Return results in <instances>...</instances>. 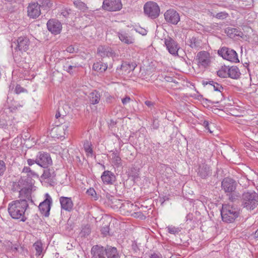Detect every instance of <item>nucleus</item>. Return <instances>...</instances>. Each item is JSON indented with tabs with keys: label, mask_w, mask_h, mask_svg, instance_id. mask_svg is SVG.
I'll return each mask as SVG.
<instances>
[{
	"label": "nucleus",
	"mask_w": 258,
	"mask_h": 258,
	"mask_svg": "<svg viewBox=\"0 0 258 258\" xmlns=\"http://www.w3.org/2000/svg\"><path fill=\"white\" fill-rule=\"evenodd\" d=\"M81 67L80 64L77 62L75 59H68L63 64V70L70 74H73L76 69Z\"/></svg>",
	"instance_id": "a211bd4d"
},
{
	"label": "nucleus",
	"mask_w": 258,
	"mask_h": 258,
	"mask_svg": "<svg viewBox=\"0 0 258 258\" xmlns=\"http://www.w3.org/2000/svg\"><path fill=\"white\" fill-rule=\"evenodd\" d=\"M111 160L112 162L117 167L121 166V159L119 155V154L117 152H113L111 154Z\"/></svg>",
	"instance_id": "c9c22d12"
},
{
	"label": "nucleus",
	"mask_w": 258,
	"mask_h": 258,
	"mask_svg": "<svg viewBox=\"0 0 258 258\" xmlns=\"http://www.w3.org/2000/svg\"><path fill=\"white\" fill-rule=\"evenodd\" d=\"M66 51L69 53H73L75 52V48L73 46L71 45L67 48Z\"/></svg>",
	"instance_id": "052dcab7"
},
{
	"label": "nucleus",
	"mask_w": 258,
	"mask_h": 258,
	"mask_svg": "<svg viewBox=\"0 0 258 258\" xmlns=\"http://www.w3.org/2000/svg\"><path fill=\"white\" fill-rule=\"evenodd\" d=\"M89 97L91 104H98L100 100V94L98 92L95 90L90 94Z\"/></svg>",
	"instance_id": "7c9ffc66"
},
{
	"label": "nucleus",
	"mask_w": 258,
	"mask_h": 258,
	"mask_svg": "<svg viewBox=\"0 0 258 258\" xmlns=\"http://www.w3.org/2000/svg\"><path fill=\"white\" fill-rule=\"evenodd\" d=\"M30 45L29 39L26 36L19 37L17 41L13 42L12 44V47H13L15 45V49H18L21 51H26L29 49Z\"/></svg>",
	"instance_id": "1a4fd4ad"
},
{
	"label": "nucleus",
	"mask_w": 258,
	"mask_h": 258,
	"mask_svg": "<svg viewBox=\"0 0 258 258\" xmlns=\"http://www.w3.org/2000/svg\"><path fill=\"white\" fill-rule=\"evenodd\" d=\"M34 181L32 178L23 176L21 177L18 182L14 185V190H19L20 188L32 189Z\"/></svg>",
	"instance_id": "9d476101"
},
{
	"label": "nucleus",
	"mask_w": 258,
	"mask_h": 258,
	"mask_svg": "<svg viewBox=\"0 0 258 258\" xmlns=\"http://www.w3.org/2000/svg\"><path fill=\"white\" fill-rule=\"evenodd\" d=\"M165 79L166 81H167V82H174V83L176 82L175 80L174 79H173L171 77H166L165 78Z\"/></svg>",
	"instance_id": "0e129e2a"
},
{
	"label": "nucleus",
	"mask_w": 258,
	"mask_h": 258,
	"mask_svg": "<svg viewBox=\"0 0 258 258\" xmlns=\"http://www.w3.org/2000/svg\"><path fill=\"white\" fill-rule=\"evenodd\" d=\"M240 209L236 206L231 203L223 204L221 210L222 220L226 223H232L239 216Z\"/></svg>",
	"instance_id": "f03ea898"
},
{
	"label": "nucleus",
	"mask_w": 258,
	"mask_h": 258,
	"mask_svg": "<svg viewBox=\"0 0 258 258\" xmlns=\"http://www.w3.org/2000/svg\"><path fill=\"white\" fill-rule=\"evenodd\" d=\"M132 246V249L134 250L135 252H137L139 250V248L136 243H133Z\"/></svg>",
	"instance_id": "e2e57ef3"
},
{
	"label": "nucleus",
	"mask_w": 258,
	"mask_h": 258,
	"mask_svg": "<svg viewBox=\"0 0 258 258\" xmlns=\"http://www.w3.org/2000/svg\"><path fill=\"white\" fill-rule=\"evenodd\" d=\"M136 206H134L132 203L128 202H124L122 203L120 211H124L125 212L130 213L133 210H135L134 209Z\"/></svg>",
	"instance_id": "f704fd0d"
},
{
	"label": "nucleus",
	"mask_w": 258,
	"mask_h": 258,
	"mask_svg": "<svg viewBox=\"0 0 258 258\" xmlns=\"http://www.w3.org/2000/svg\"><path fill=\"white\" fill-rule=\"evenodd\" d=\"M150 258H162V256L159 252H153L150 254Z\"/></svg>",
	"instance_id": "6e6d98bb"
},
{
	"label": "nucleus",
	"mask_w": 258,
	"mask_h": 258,
	"mask_svg": "<svg viewBox=\"0 0 258 258\" xmlns=\"http://www.w3.org/2000/svg\"><path fill=\"white\" fill-rule=\"evenodd\" d=\"M87 194L92 198H94V200H97L96 192L93 188H90L88 189L87 190Z\"/></svg>",
	"instance_id": "49530a36"
},
{
	"label": "nucleus",
	"mask_w": 258,
	"mask_h": 258,
	"mask_svg": "<svg viewBox=\"0 0 258 258\" xmlns=\"http://www.w3.org/2000/svg\"><path fill=\"white\" fill-rule=\"evenodd\" d=\"M196 60L199 67L206 68L211 63V56L207 51H202L197 53Z\"/></svg>",
	"instance_id": "0eeeda50"
},
{
	"label": "nucleus",
	"mask_w": 258,
	"mask_h": 258,
	"mask_svg": "<svg viewBox=\"0 0 258 258\" xmlns=\"http://www.w3.org/2000/svg\"><path fill=\"white\" fill-rule=\"evenodd\" d=\"M164 44L168 50V52L173 55H178V50L179 47L174 40L168 37L164 39Z\"/></svg>",
	"instance_id": "4468645a"
},
{
	"label": "nucleus",
	"mask_w": 258,
	"mask_h": 258,
	"mask_svg": "<svg viewBox=\"0 0 258 258\" xmlns=\"http://www.w3.org/2000/svg\"><path fill=\"white\" fill-rule=\"evenodd\" d=\"M97 53L101 57H111L114 58L116 56L115 53L113 51L111 48L103 45L98 47Z\"/></svg>",
	"instance_id": "6ab92c4d"
},
{
	"label": "nucleus",
	"mask_w": 258,
	"mask_h": 258,
	"mask_svg": "<svg viewBox=\"0 0 258 258\" xmlns=\"http://www.w3.org/2000/svg\"><path fill=\"white\" fill-rule=\"evenodd\" d=\"M118 35L120 40L124 43L130 44L134 43V38L128 35L127 33L119 32Z\"/></svg>",
	"instance_id": "cd10ccee"
},
{
	"label": "nucleus",
	"mask_w": 258,
	"mask_h": 258,
	"mask_svg": "<svg viewBox=\"0 0 258 258\" xmlns=\"http://www.w3.org/2000/svg\"><path fill=\"white\" fill-rule=\"evenodd\" d=\"M101 231L102 234H103L104 236H106L109 233V228L107 226H104L102 228Z\"/></svg>",
	"instance_id": "3c124183"
},
{
	"label": "nucleus",
	"mask_w": 258,
	"mask_h": 258,
	"mask_svg": "<svg viewBox=\"0 0 258 258\" xmlns=\"http://www.w3.org/2000/svg\"><path fill=\"white\" fill-rule=\"evenodd\" d=\"M254 238L258 239V229L255 231L254 233Z\"/></svg>",
	"instance_id": "774afa93"
},
{
	"label": "nucleus",
	"mask_w": 258,
	"mask_h": 258,
	"mask_svg": "<svg viewBox=\"0 0 258 258\" xmlns=\"http://www.w3.org/2000/svg\"><path fill=\"white\" fill-rule=\"evenodd\" d=\"M91 232V228L89 225H86L83 226L81 232V234L82 236H88Z\"/></svg>",
	"instance_id": "c03bdc74"
},
{
	"label": "nucleus",
	"mask_w": 258,
	"mask_h": 258,
	"mask_svg": "<svg viewBox=\"0 0 258 258\" xmlns=\"http://www.w3.org/2000/svg\"><path fill=\"white\" fill-rule=\"evenodd\" d=\"M106 255L107 258H119L120 255L116 248L112 246H107L106 248Z\"/></svg>",
	"instance_id": "a878e982"
},
{
	"label": "nucleus",
	"mask_w": 258,
	"mask_h": 258,
	"mask_svg": "<svg viewBox=\"0 0 258 258\" xmlns=\"http://www.w3.org/2000/svg\"><path fill=\"white\" fill-rule=\"evenodd\" d=\"M131 100V99L129 96H126L121 99V101L123 105H125L129 103Z\"/></svg>",
	"instance_id": "4d7b16f0"
},
{
	"label": "nucleus",
	"mask_w": 258,
	"mask_h": 258,
	"mask_svg": "<svg viewBox=\"0 0 258 258\" xmlns=\"http://www.w3.org/2000/svg\"><path fill=\"white\" fill-rule=\"evenodd\" d=\"M32 190L23 188H20L19 190H17L19 192V197L20 198L19 200H25L27 203L28 202H33L31 198Z\"/></svg>",
	"instance_id": "5701e85b"
},
{
	"label": "nucleus",
	"mask_w": 258,
	"mask_h": 258,
	"mask_svg": "<svg viewBox=\"0 0 258 258\" xmlns=\"http://www.w3.org/2000/svg\"><path fill=\"white\" fill-rule=\"evenodd\" d=\"M130 68L132 71H133L135 69V67H133V68L131 69V64L130 63H127L126 62L123 63L121 65V69L123 70H126Z\"/></svg>",
	"instance_id": "864d4df0"
},
{
	"label": "nucleus",
	"mask_w": 258,
	"mask_h": 258,
	"mask_svg": "<svg viewBox=\"0 0 258 258\" xmlns=\"http://www.w3.org/2000/svg\"><path fill=\"white\" fill-rule=\"evenodd\" d=\"M36 157L37 165L42 168H46L52 164L50 155L48 153L40 151L38 152Z\"/></svg>",
	"instance_id": "423d86ee"
},
{
	"label": "nucleus",
	"mask_w": 258,
	"mask_h": 258,
	"mask_svg": "<svg viewBox=\"0 0 258 258\" xmlns=\"http://www.w3.org/2000/svg\"><path fill=\"white\" fill-rule=\"evenodd\" d=\"M203 125L205 127V128L209 131L210 133H212V132L210 130L209 128V123L207 120H204L203 123Z\"/></svg>",
	"instance_id": "13d9d810"
},
{
	"label": "nucleus",
	"mask_w": 258,
	"mask_h": 258,
	"mask_svg": "<svg viewBox=\"0 0 258 258\" xmlns=\"http://www.w3.org/2000/svg\"><path fill=\"white\" fill-rule=\"evenodd\" d=\"M65 115L66 113H64V114L60 113V108H59L58 111L55 114V118L56 119L60 118V119H63V118Z\"/></svg>",
	"instance_id": "5fc2aeb1"
},
{
	"label": "nucleus",
	"mask_w": 258,
	"mask_h": 258,
	"mask_svg": "<svg viewBox=\"0 0 258 258\" xmlns=\"http://www.w3.org/2000/svg\"><path fill=\"white\" fill-rule=\"evenodd\" d=\"M218 53L224 59L230 61L237 62L239 61L236 52L227 47H222L218 50Z\"/></svg>",
	"instance_id": "39448f33"
},
{
	"label": "nucleus",
	"mask_w": 258,
	"mask_h": 258,
	"mask_svg": "<svg viewBox=\"0 0 258 258\" xmlns=\"http://www.w3.org/2000/svg\"><path fill=\"white\" fill-rule=\"evenodd\" d=\"M209 16H210V17H214V18H215V15H216V14H214V13H213V12H209Z\"/></svg>",
	"instance_id": "338daca9"
},
{
	"label": "nucleus",
	"mask_w": 258,
	"mask_h": 258,
	"mask_svg": "<svg viewBox=\"0 0 258 258\" xmlns=\"http://www.w3.org/2000/svg\"><path fill=\"white\" fill-rule=\"evenodd\" d=\"M33 247L36 250V255H40L41 254L43 249L42 242L39 241H37L33 244Z\"/></svg>",
	"instance_id": "a19ab883"
},
{
	"label": "nucleus",
	"mask_w": 258,
	"mask_h": 258,
	"mask_svg": "<svg viewBox=\"0 0 258 258\" xmlns=\"http://www.w3.org/2000/svg\"><path fill=\"white\" fill-rule=\"evenodd\" d=\"M165 20L171 24L176 25L180 20L178 13L173 9L167 10L164 14Z\"/></svg>",
	"instance_id": "f3484780"
},
{
	"label": "nucleus",
	"mask_w": 258,
	"mask_h": 258,
	"mask_svg": "<svg viewBox=\"0 0 258 258\" xmlns=\"http://www.w3.org/2000/svg\"><path fill=\"white\" fill-rule=\"evenodd\" d=\"M186 44L191 48L199 50L202 47V41L201 39L195 36L189 38L186 42Z\"/></svg>",
	"instance_id": "b1692460"
},
{
	"label": "nucleus",
	"mask_w": 258,
	"mask_h": 258,
	"mask_svg": "<svg viewBox=\"0 0 258 258\" xmlns=\"http://www.w3.org/2000/svg\"><path fill=\"white\" fill-rule=\"evenodd\" d=\"M229 16V14L226 12H221L215 15V18L219 20H224Z\"/></svg>",
	"instance_id": "a18cd8bd"
},
{
	"label": "nucleus",
	"mask_w": 258,
	"mask_h": 258,
	"mask_svg": "<svg viewBox=\"0 0 258 258\" xmlns=\"http://www.w3.org/2000/svg\"><path fill=\"white\" fill-rule=\"evenodd\" d=\"M45 199L41 202L39 206V209L42 214L45 217L49 215L52 199L48 193L45 194Z\"/></svg>",
	"instance_id": "ddd939ff"
},
{
	"label": "nucleus",
	"mask_w": 258,
	"mask_h": 258,
	"mask_svg": "<svg viewBox=\"0 0 258 258\" xmlns=\"http://www.w3.org/2000/svg\"><path fill=\"white\" fill-rule=\"evenodd\" d=\"M198 175L203 179H206L212 173L211 167L208 165L205 160H202L199 164L197 169Z\"/></svg>",
	"instance_id": "6e6552de"
},
{
	"label": "nucleus",
	"mask_w": 258,
	"mask_h": 258,
	"mask_svg": "<svg viewBox=\"0 0 258 258\" xmlns=\"http://www.w3.org/2000/svg\"><path fill=\"white\" fill-rule=\"evenodd\" d=\"M122 203V201L114 197L111 198L108 201V204L114 209H120L121 210Z\"/></svg>",
	"instance_id": "c756f323"
},
{
	"label": "nucleus",
	"mask_w": 258,
	"mask_h": 258,
	"mask_svg": "<svg viewBox=\"0 0 258 258\" xmlns=\"http://www.w3.org/2000/svg\"><path fill=\"white\" fill-rule=\"evenodd\" d=\"M6 170V166L5 162L0 160V176L4 174Z\"/></svg>",
	"instance_id": "de8ad7c7"
},
{
	"label": "nucleus",
	"mask_w": 258,
	"mask_h": 258,
	"mask_svg": "<svg viewBox=\"0 0 258 258\" xmlns=\"http://www.w3.org/2000/svg\"><path fill=\"white\" fill-rule=\"evenodd\" d=\"M11 250L13 252L16 253H22L24 252V248L21 246H20L18 244H14L11 247Z\"/></svg>",
	"instance_id": "37998d69"
},
{
	"label": "nucleus",
	"mask_w": 258,
	"mask_h": 258,
	"mask_svg": "<svg viewBox=\"0 0 258 258\" xmlns=\"http://www.w3.org/2000/svg\"><path fill=\"white\" fill-rule=\"evenodd\" d=\"M145 104L149 107L151 108L152 106H153L154 103L150 101L147 100L145 102Z\"/></svg>",
	"instance_id": "680f3d73"
},
{
	"label": "nucleus",
	"mask_w": 258,
	"mask_h": 258,
	"mask_svg": "<svg viewBox=\"0 0 258 258\" xmlns=\"http://www.w3.org/2000/svg\"><path fill=\"white\" fill-rule=\"evenodd\" d=\"M103 182L105 184H112L115 180V176L109 170L104 171L101 176Z\"/></svg>",
	"instance_id": "4be33fe9"
},
{
	"label": "nucleus",
	"mask_w": 258,
	"mask_h": 258,
	"mask_svg": "<svg viewBox=\"0 0 258 258\" xmlns=\"http://www.w3.org/2000/svg\"><path fill=\"white\" fill-rule=\"evenodd\" d=\"M236 198L235 196L233 195H230L229 197V200L231 202H233L235 200Z\"/></svg>",
	"instance_id": "69168bd1"
},
{
	"label": "nucleus",
	"mask_w": 258,
	"mask_h": 258,
	"mask_svg": "<svg viewBox=\"0 0 258 258\" xmlns=\"http://www.w3.org/2000/svg\"><path fill=\"white\" fill-rule=\"evenodd\" d=\"M145 14L151 19L157 18L160 14V8L155 2H149L146 3L144 6Z\"/></svg>",
	"instance_id": "20e7f679"
},
{
	"label": "nucleus",
	"mask_w": 258,
	"mask_h": 258,
	"mask_svg": "<svg viewBox=\"0 0 258 258\" xmlns=\"http://www.w3.org/2000/svg\"><path fill=\"white\" fill-rule=\"evenodd\" d=\"M92 258H106V248L101 245H94L91 248Z\"/></svg>",
	"instance_id": "412c9836"
},
{
	"label": "nucleus",
	"mask_w": 258,
	"mask_h": 258,
	"mask_svg": "<svg viewBox=\"0 0 258 258\" xmlns=\"http://www.w3.org/2000/svg\"><path fill=\"white\" fill-rule=\"evenodd\" d=\"M228 77L232 79H237L239 78L241 73L239 69L236 66L228 67Z\"/></svg>",
	"instance_id": "bb28decb"
},
{
	"label": "nucleus",
	"mask_w": 258,
	"mask_h": 258,
	"mask_svg": "<svg viewBox=\"0 0 258 258\" xmlns=\"http://www.w3.org/2000/svg\"><path fill=\"white\" fill-rule=\"evenodd\" d=\"M70 10H62L61 12V15H62L64 17H67L70 13Z\"/></svg>",
	"instance_id": "bf43d9fd"
},
{
	"label": "nucleus",
	"mask_w": 258,
	"mask_h": 258,
	"mask_svg": "<svg viewBox=\"0 0 258 258\" xmlns=\"http://www.w3.org/2000/svg\"><path fill=\"white\" fill-rule=\"evenodd\" d=\"M222 189L225 192H232L236 188V182L232 178H225L221 183Z\"/></svg>",
	"instance_id": "dca6fc26"
},
{
	"label": "nucleus",
	"mask_w": 258,
	"mask_h": 258,
	"mask_svg": "<svg viewBox=\"0 0 258 258\" xmlns=\"http://www.w3.org/2000/svg\"><path fill=\"white\" fill-rule=\"evenodd\" d=\"M25 89L22 87L20 85H17L15 88V91L17 94H20L25 91Z\"/></svg>",
	"instance_id": "8fccbe9b"
},
{
	"label": "nucleus",
	"mask_w": 258,
	"mask_h": 258,
	"mask_svg": "<svg viewBox=\"0 0 258 258\" xmlns=\"http://www.w3.org/2000/svg\"><path fill=\"white\" fill-rule=\"evenodd\" d=\"M217 75L223 78L228 77V67H222L219 71H217Z\"/></svg>",
	"instance_id": "79ce46f5"
},
{
	"label": "nucleus",
	"mask_w": 258,
	"mask_h": 258,
	"mask_svg": "<svg viewBox=\"0 0 258 258\" xmlns=\"http://www.w3.org/2000/svg\"><path fill=\"white\" fill-rule=\"evenodd\" d=\"M46 25L48 30L52 34L57 35L60 33L62 30V25L58 20L50 19L47 21Z\"/></svg>",
	"instance_id": "f8f14e48"
},
{
	"label": "nucleus",
	"mask_w": 258,
	"mask_h": 258,
	"mask_svg": "<svg viewBox=\"0 0 258 258\" xmlns=\"http://www.w3.org/2000/svg\"><path fill=\"white\" fill-rule=\"evenodd\" d=\"M22 173L27 174V177L32 178V177L38 176L37 174L29 166H24L22 171Z\"/></svg>",
	"instance_id": "58836bf2"
},
{
	"label": "nucleus",
	"mask_w": 258,
	"mask_h": 258,
	"mask_svg": "<svg viewBox=\"0 0 258 258\" xmlns=\"http://www.w3.org/2000/svg\"><path fill=\"white\" fill-rule=\"evenodd\" d=\"M203 85H208L209 84L211 87H212L214 91H219L222 93L224 88L220 84L214 82L213 81H203Z\"/></svg>",
	"instance_id": "2f4dec72"
},
{
	"label": "nucleus",
	"mask_w": 258,
	"mask_h": 258,
	"mask_svg": "<svg viewBox=\"0 0 258 258\" xmlns=\"http://www.w3.org/2000/svg\"><path fill=\"white\" fill-rule=\"evenodd\" d=\"M36 2L38 4L40 8L43 10H48L52 5L50 0H38Z\"/></svg>",
	"instance_id": "473e14b6"
},
{
	"label": "nucleus",
	"mask_w": 258,
	"mask_h": 258,
	"mask_svg": "<svg viewBox=\"0 0 258 258\" xmlns=\"http://www.w3.org/2000/svg\"><path fill=\"white\" fill-rule=\"evenodd\" d=\"M22 106L19 103H17L15 105H11L9 106V109L11 112H15L18 108L21 107Z\"/></svg>",
	"instance_id": "09e8293b"
},
{
	"label": "nucleus",
	"mask_w": 258,
	"mask_h": 258,
	"mask_svg": "<svg viewBox=\"0 0 258 258\" xmlns=\"http://www.w3.org/2000/svg\"><path fill=\"white\" fill-rule=\"evenodd\" d=\"M108 68V65L106 63H103L99 61L95 62L93 65V69L100 73L104 72Z\"/></svg>",
	"instance_id": "c85d7f7f"
},
{
	"label": "nucleus",
	"mask_w": 258,
	"mask_h": 258,
	"mask_svg": "<svg viewBox=\"0 0 258 258\" xmlns=\"http://www.w3.org/2000/svg\"><path fill=\"white\" fill-rule=\"evenodd\" d=\"M242 205L248 210H253L258 205V194L254 191L243 194Z\"/></svg>",
	"instance_id": "7ed1b4c3"
},
{
	"label": "nucleus",
	"mask_w": 258,
	"mask_h": 258,
	"mask_svg": "<svg viewBox=\"0 0 258 258\" xmlns=\"http://www.w3.org/2000/svg\"><path fill=\"white\" fill-rule=\"evenodd\" d=\"M55 176V174L54 169L52 168H48L47 167L44 170L41 178L44 179H46L48 181H51Z\"/></svg>",
	"instance_id": "393cba45"
},
{
	"label": "nucleus",
	"mask_w": 258,
	"mask_h": 258,
	"mask_svg": "<svg viewBox=\"0 0 258 258\" xmlns=\"http://www.w3.org/2000/svg\"><path fill=\"white\" fill-rule=\"evenodd\" d=\"M139 173L140 170L139 168L133 167L128 170V175L130 177H131L135 181L139 178Z\"/></svg>",
	"instance_id": "72a5a7b5"
},
{
	"label": "nucleus",
	"mask_w": 258,
	"mask_h": 258,
	"mask_svg": "<svg viewBox=\"0 0 258 258\" xmlns=\"http://www.w3.org/2000/svg\"><path fill=\"white\" fill-rule=\"evenodd\" d=\"M74 5L77 8L79 9L83 12H85L88 8L86 5L80 0L74 1Z\"/></svg>",
	"instance_id": "ea45409f"
},
{
	"label": "nucleus",
	"mask_w": 258,
	"mask_h": 258,
	"mask_svg": "<svg viewBox=\"0 0 258 258\" xmlns=\"http://www.w3.org/2000/svg\"><path fill=\"white\" fill-rule=\"evenodd\" d=\"M61 209L68 212L72 211L74 207V203L71 198L60 197L59 199Z\"/></svg>",
	"instance_id": "aec40b11"
},
{
	"label": "nucleus",
	"mask_w": 258,
	"mask_h": 258,
	"mask_svg": "<svg viewBox=\"0 0 258 258\" xmlns=\"http://www.w3.org/2000/svg\"><path fill=\"white\" fill-rule=\"evenodd\" d=\"M166 231L171 234L176 235L178 234L181 230V228L175 227L173 225H169L166 228Z\"/></svg>",
	"instance_id": "4c0bfd02"
},
{
	"label": "nucleus",
	"mask_w": 258,
	"mask_h": 258,
	"mask_svg": "<svg viewBox=\"0 0 258 258\" xmlns=\"http://www.w3.org/2000/svg\"><path fill=\"white\" fill-rule=\"evenodd\" d=\"M28 207V203L25 200H15L9 204L8 212L13 219H20L25 222L27 218L25 212Z\"/></svg>",
	"instance_id": "f257e3e1"
},
{
	"label": "nucleus",
	"mask_w": 258,
	"mask_h": 258,
	"mask_svg": "<svg viewBox=\"0 0 258 258\" xmlns=\"http://www.w3.org/2000/svg\"><path fill=\"white\" fill-rule=\"evenodd\" d=\"M104 10L108 11H117L122 8L120 0H104L102 5Z\"/></svg>",
	"instance_id": "9b49d317"
},
{
	"label": "nucleus",
	"mask_w": 258,
	"mask_h": 258,
	"mask_svg": "<svg viewBox=\"0 0 258 258\" xmlns=\"http://www.w3.org/2000/svg\"><path fill=\"white\" fill-rule=\"evenodd\" d=\"M84 150L86 153L87 156H92L93 155V151L92 149V145L91 143L88 141H86L84 144Z\"/></svg>",
	"instance_id": "e433bc0d"
},
{
	"label": "nucleus",
	"mask_w": 258,
	"mask_h": 258,
	"mask_svg": "<svg viewBox=\"0 0 258 258\" xmlns=\"http://www.w3.org/2000/svg\"><path fill=\"white\" fill-rule=\"evenodd\" d=\"M41 9L37 2H31L27 7V14L28 17L32 19H36L41 14Z\"/></svg>",
	"instance_id": "2eb2a0df"
},
{
	"label": "nucleus",
	"mask_w": 258,
	"mask_h": 258,
	"mask_svg": "<svg viewBox=\"0 0 258 258\" xmlns=\"http://www.w3.org/2000/svg\"><path fill=\"white\" fill-rule=\"evenodd\" d=\"M27 164L28 165L29 167L35 164H37V161L36 158L35 159H32L29 158L27 160Z\"/></svg>",
	"instance_id": "603ef678"
}]
</instances>
